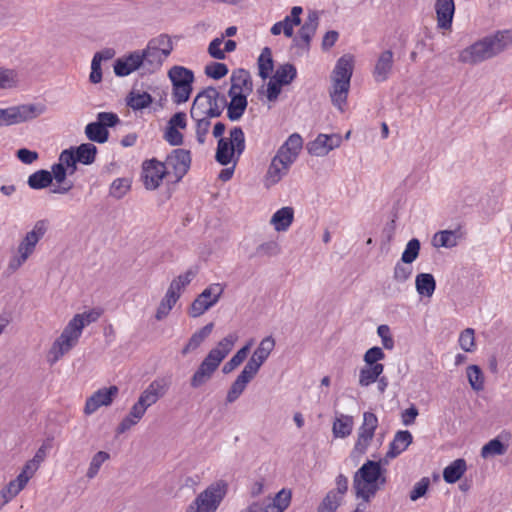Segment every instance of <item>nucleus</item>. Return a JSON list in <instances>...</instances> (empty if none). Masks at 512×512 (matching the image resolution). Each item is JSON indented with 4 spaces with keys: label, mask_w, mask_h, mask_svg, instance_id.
<instances>
[{
    "label": "nucleus",
    "mask_w": 512,
    "mask_h": 512,
    "mask_svg": "<svg viewBox=\"0 0 512 512\" xmlns=\"http://www.w3.org/2000/svg\"><path fill=\"white\" fill-rule=\"evenodd\" d=\"M416 291L420 296L432 297L436 289V281L430 273H419L415 279Z\"/></svg>",
    "instance_id": "32"
},
{
    "label": "nucleus",
    "mask_w": 512,
    "mask_h": 512,
    "mask_svg": "<svg viewBox=\"0 0 512 512\" xmlns=\"http://www.w3.org/2000/svg\"><path fill=\"white\" fill-rule=\"evenodd\" d=\"M117 386L104 387L94 392L85 403L84 412L87 415L93 414L102 406H109L114 397L118 394Z\"/></svg>",
    "instance_id": "20"
},
{
    "label": "nucleus",
    "mask_w": 512,
    "mask_h": 512,
    "mask_svg": "<svg viewBox=\"0 0 512 512\" xmlns=\"http://www.w3.org/2000/svg\"><path fill=\"white\" fill-rule=\"evenodd\" d=\"M343 498L335 490H330L317 508V512H335Z\"/></svg>",
    "instance_id": "47"
},
{
    "label": "nucleus",
    "mask_w": 512,
    "mask_h": 512,
    "mask_svg": "<svg viewBox=\"0 0 512 512\" xmlns=\"http://www.w3.org/2000/svg\"><path fill=\"white\" fill-rule=\"evenodd\" d=\"M506 452V446L497 438L490 440L481 449L483 458L503 455Z\"/></svg>",
    "instance_id": "52"
},
{
    "label": "nucleus",
    "mask_w": 512,
    "mask_h": 512,
    "mask_svg": "<svg viewBox=\"0 0 512 512\" xmlns=\"http://www.w3.org/2000/svg\"><path fill=\"white\" fill-rule=\"evenodd\" d=\"M191 118L195 122V135L197 142L200 145H203L206 141V136L209 132L212 118L197 115L191 116Z\"/></svg>",
    "instance_id": "46"
},
{
    "label": "nucleus",
    "mask_w": 512,
    "mask_h": 512,
    "mask_svg": "<svg viewBox=\"0 0 512 512\" xmlns=\"http://www.w3.org/2000/svg\"><path fill=\"white\" fill-rule=\"evenodd\" d=\"M110 458L109 453L105 451L97 452L91 459L86 476L89 479H93L98 474L102 464Z\"/></svg>",
    "instance_id": "55"
},
{
    "label": "nucleus",
    "mask_w": 512,
    "mask_h": 512,
    "mask_svg": "<svg viewBox=\"0 0 512 512\" xmlns=\"http://www.w3.org/2000/svg\"><path fill=\"white\" fill-rule=\"evenodd\" d=\"M135 71H139L142 74L139 50L118 58L114 63V72L119 77L128 76Z\"/></svg>",
    "instance_id": "22"
},
{
    "label": "nucleus",
    "mask_w": 512,
    "mask_h": 512,
    "mask_svg": "<svg viewBox=\"0 0 512 512\" xmlns=\"http://www.w3.org/2000/svg\"><path fill=\"white\" fill-rule=\"evenodd\" d=\"M131 189V180L126 177L115 179L109 188V195L117 200L122 199Z\"/></svg>",
    "instance_id": "48"
},
{
    "label": "nucleus",
    "mask_w": 512,
    "mask_h": 512,
    "mask_svg": "<svg viewBox=\"0 0 512 512\" xmlns=\"http://www.w3.org/2000/svg\"><path fill=\"white\" fill-rule=\"evenodd\" d=\"M197 273L198 270L196 268L188 269L184 274H180L175 279H173L168 289L172 290L173 292L181 296L182 290L191 283V281L194 279Z\"/></svg>",
    "instance_id": "41"
},
{
    "label": "nucleus",
    "mask_w": 512,
    "mask_h": 512,
    "mask_svg": "<svg viewBox=\"0 0 512 512\" xmlns=\"http://www.w3.org/2000/svg\"><path fill=\"white\" fill-rule=\"evenodd\" d=\"M467 378L470 386L475 391H481L484 388V376L479 366L470 365L467 367Z\"/></svg>",
    "instance_id": "50"
},
{
    "label": "nucleus",
    "mask_w": 512,
    "mask_h": 512,
    "mask_svg": "<svg viewBox=\"0 0 512 512\" xmlns=\"http://www.w3.org/2000/svg\"><path fill=\"white\" fill-rule=\"evenodd\" d=\"M378 427V418L373 412L363 413V422L357 432V440L351 451V457L357 458L364 455L370 446L375 431Z\"/></svg>",
    "instance_id": "14"
},
{
    "label": "nucleus",
    "mask_w": 512,
    "mask_h": 512,
    "mask_svg": "<svg viewBox=\"0 0 512 512\" xmlns=\"http://www.w3.org/2000/svg\"><path fill=\"white\" fill-rule=\"evenodd\" d=\"M163 163L166 166L169 175L173 173L175 180L179 181L190 168V151L181 148L174 149Z\"/></svg>",
    "instance_id": "17"
},
{
    "label": "nucleus",
    "mask_w": 512,
    "mask_h": 512,
    "mask_svg": "<svg viewBox=\"0 0 512 512\" xmlns=\"http://www.w3.org/2000/svg\"><path fill=\"white\" fill-rule=\"evenodd\" d=\"M228 72L227 65L220 62H212L205 67V74L215 80L223 78Z\"/></svg>",
    "instance_id": "59"
},
{
    "label": "nucleus",
    "mask_w": 512,
    "mask_h": 512,
    "mask_svg": "<svg viewBox=\"0 0 512 512\" xmlns=\"http://www.w3.org/2000/svg\"><path fill=\"white\" fill-rule=\"evenodd\" d=\"M75 153L79 163L90 165L95 161L97 147L92 143H83L75 149Z\"/></svg>",
    "instance_id": "43"
},
{
    "label": "nucleus",
    "mask_w": 512,
    "mask_h": 512,
    "mask_svg": "<svg viewBox=\"0 0 512 512\" xmlns=\"http://www.w3.org/2000/svg\"><path fill=\"white\" fill-rule=\"evenodd\" d=\"M148 407H146L139 399L137 402L131 407L128 415H126L122 421L119 423L116 432L117 434L125 433L130 430L133 426L139 423V421L143 418L147 411Z\"/></svg>",
    "instance_id": "26"
},
{
    "label": "nucleus",
    "mask_w": 512,
    "mask_h": 512,
    "mask_svg": "<svg viewBox=\"0 0 512 512\" xmlns=\"http://www.w3.org/2000/svg\"><path fill=\"white\" fill-rule=\"evenodd\" d=\"M413 441V436L408 430L397 431L389 444L386 458L393 459L404 452Z\"/></svg>",
    "instance_id": "27"
},
{
    "label": "nucleus",
    "mask_w": 512,
    "mask_h": 512,
    "mask_svg": "<svg viewBox=\"0 0 512 512\" xmlns=\"http://www.w3.org/2000/svg\"><path fill=\"white\" fill-rule=\"evenodd\" d=\"M435 11L438 27L442 29H449L452 25L455 12L454 0H436Z\"/></svg>",
    "instance_id": "25"
},
{
    "label": "nucleus",
    "mask_w": 512,
    "mask_h": 512,
    "mask_svg": "<svg viewBox=\"0 0 512 512\" xmlns=\"http://www.w3.org/2000/svg\"><path fill=\"white\" fill-rule=\"evenodd\" d=\"M292 493L289 489H281L272 499V502L283 512L291 503Z\"/></svg>",
    "instance_id": "62"
},
{
    "label": "nucleus",
    "mask_w": 512,
    "mask_h": 512,
    "mask_svg": "<svg viewBox=\"0 0 512 512\" xmlns=\"http://www.w3.org/2000/svg\"><path fill=\"white\" fill-rule=\"evenodd\" d=\"M248 384V382L237 376L227 391L226 403H234L243 394Z\"/></svg>",
    "instance_id": "54"
},
{
    "label": "nucleus",
    "mask_w": 512,
    "mask_h": 512,
    "mask_svg": "<svg viewBox=\"0 0 512 512\" xmlns=\"http://www.w3.org/2000/svg\"><path fill=\"white\" fill-rule=\"evenodd\" d=\"M458 244L456 232L451 230H443L437 232L433 237V245L435 247L452 248Z\"/></svg>",
    "instance_id": "44"
},
{
    "label": "nucleus",
    "mask_w": 512,
    "mask_h": 512,
    "mask_svg": "<svg viewBox=\"0 0 512 512\" xmlns=\"http://www.w3.org/2000/svg\"><path fill=\"white\" fill-rule=\"evenodd\" d=\"M420 241L417 238H412L406 244V247L401 255V262L404 264L413 263L419 256Z\"/></svg>",
    "instance_id": "51"
},
{
    "label": "nucleus",
    "mask_w": 512,
    "mask_h": 512,
    "mask_svg": "<svg viewBox=\"0 0 512 512\" xmlns=\"http://www.w3.org/2000/svg\"><path fill=\"white\" fill-rule=\"evenodd\" d=\"M18 73L14 69L0 67V88L11 89L18 85Z\"/></svg>",
    "instance_id": "53"
},
{
    "label": "nucleus",
    "mask_w": 512,
    "mask_h": 512,
    "mask_svg": "<svg viewBox=\"0 0 512 512\" xmlns=\"http://www.w3.org/2000/svg\"><path fill=\"white\" fill-rule=\"evenodd\" d=\"M247 355H248V348H241L239 349L234 355L233 357L227 361L223 368H222V372L224 374H229L231 373L233 370H235L240 364L243 363V361L247 358Z\"/></svg>",
    "instance_id": "57"
},
{
    "label": "nucleus",
    "mask_w": 512,
    "mask_h": 512,
    "mask_svg": "<svg viewBox=\"0 0 512 512\" xmlns=\"http://www.w3.org/2000/svg\"><path fill=\"white\" fill-rule=\"evenodd\" d=\"M274 347L275 340L273 339L272 336H267L261 340L260 344L255 349L250 358L254 360L256 363H258L260 366H262L270 356Z\"/></svg>",
    "instance_id": "34"
},
{
    "label": "nucleus",
    "mask_w": 512,
    "mask_h": 512,
    "mask_svg": "<svg viewBox=\"0 0 512 512\" xmlns=\"http://www.w3.org/2000/svg\"><path fill=\"white\" fill-rule=\"evenodd\" d=\"M30 188L35 190L44 189L51 185L52 174L47 170H38L28 177L27 181Z\"/></svg>",
    "instance_id": "39"
},
{
    "label": "nucleus",
    "mask_w": 512,
    "mask_h": 512,
    "mask_svg": "<svg viewBox=\"0 0 512 512\" xmlns=\"http://www.w3.org/2000/svg\"><path fill=\"white\" fill-rule=\"evenodd\" d=\"M230 102L227 103V116L231 121L239 120L247 107V96L245 95H229Z\"/></svg>",
    "instance_id": "31"
},
{
    "label": "nucleus",
    "mask_w": 512,
    "mask_h": 512,
    "mask_svg": "<svg viewBox=\"0 0 512 512\" xmlns=\"http://www.w3.org/2000/svg\"><path fill=\"white\" fill-rule=\"evenodd\" d=\"M294 219V210L292 207H282L277 210L272 218L271 224L274 225V228L278 232L286 231L292 224Z\"/></svg>",
    "instance_id": "30"
},
{
    "label": "nucleus",
    "mask_w": 512,
    "mask_h": 512,
    "mask_svg": "<svg viewBox=\"0 0 512 512\" xmlns=\"http://www.w3.org/2000/svg\"><path fill=\"white\" fill-rule=\"evenodd\" d=\"M168 77L172 82V101L177 105L187 102L193 90V72L183 66H173Z\"/></svg>",
    "instance_id": "12"
},
{
    "label": "nucleus",
    "mask_w": 512,
    "mask_h": 512,
    "mask_svg": "<svg viewBox=\"0 0 512 512\" xmlns=\"http://www.w3.org/2000/svg\"><path fill=\"white\" fill-rule=\"evenodd\" d=\"M459 345L465 352H473L475 350V331L472 328L464 329L458 339Z\"/></svg>",
    "instance_id": "56"
},
{
    "label": "nucleus",
    "mask_w": 512,
    "mask_h": 512,
    "mask_svg": "<svg viewBox=\"0 0 512 512\" xmlns=\"http://www.w3.org/2000/svg\"><path fill=\"white\" fill-rule=\"evenodd\" d=\"M319 26V13L317 11H309L304 24L298 31V34L292 39V49L296 50L298 56L308 53L310 43Z\"/></svg>",
    "instance_id": "16"
},
{
    "label": "nucleus",
    "mask_w": 512,
    "mask_h": 512,
    "mask_svg": "<svg viewBox=\"0 0 512 512\" xmlns=\"http://www.w3.org/2000/svg\"><path fill=\"white\" fill-rule=\"evenodd\" d=\"M169 389V381L165 378L153 380L140 394L139 400L146 406L151 407L161 399Z\"/></svg>",
    "instance_id": "21"
},
{
    "label": "nucleus",
    "mask_w": 512,
    "mask_h": 512,
    "mask_svg": "<svg viewBox=\"0 0 512 512\" xmlns=\"http://www.w3.org/2000/svg\"><path fill=\"white\" fill-rule=\"evenodd\" d=\"M100 316H101L100 311H98L96 309H92V310L85 311L80 314H76L70 320V322L72 324H74V326L77 327L82 332L83 329L85 328V326H87L93 322H96Z\"/></svg>",
    "instance_id": "45"
},
{
    "label": "nucleus",
    "mask_w": 512,
    "mask_h": 512,
    "mask_svg": "<svg viewBox=\"0 0 512 512\" xmlns=\"http://www.w3.org/2000/svg\"><path fill=\"white\" fill-rule=\"evenodd\" d=\"M231 87L228 95L248 96L253 89L252 81L248 71L244 69L234 70L230 76Z\"/></svg>",
    "instance_id": "23"
},
{
    "label": "nucleus",
    "mask_w": 512,
    "mask_h": 512,
    "mask_svg": "<svg viewBox=\"0 0 512 512\" xmlns=\"http://www.w3.org/2000/svg\"><path fill=\"white\" fill-rule=\"evenodd\" d=\"M393 52L391 50L383 51L377 58L374 69L373 77L376 82L386 81L393 69Z\"/></svg>",
    "instance_id": "24"
},
{
    "label": "nucleus",
    "mask_w": 512,
    "mask_h": 512,
    "mask_svg": "<svg viewBox=\"0 0 512 512\" xmlns=\"http://www.w3.org/2000/svg\"><path fill=\"white\" fill-rule=\"evenodd\" d=\"M166 175L169 176V173L163 162L151 159L143 163L142 178L146 189H157Z\"/></svg>",
    "instance_id": "18"
},
{
    "label": "nucleus",
    "mask_w": 512,
    "mask_h": 512,
    "mask_svg": "<svg viewBox=\"0 0 512 512\" xmlns=\"http://www.w3.org/2000/svg\"><path fill=\"white\" fill-rule=\"evenodd\" d=\"M383 472L380 462L367 460L354 475L353 487L356 497L369 502L379 490L380 485L386 482Z\"/></svg>",
    "instance_id": "5"
},
{
    "label": "nucleus",
    "mask_w": 512,
    "mask_h": 512,
    "mask_svg": "<svg viewBox=\"0 0 512 512\" xmlns=\"http://www.w3.org/2000/svg\"><path fill=\"white\" fill-rule=\"evenodd\" d=\"M77 162L78 159H76V153L73 149H65L59 156V163L69 170V174H73L76 171Z\"/></svg>",
    "instance_id": "58"
},
{
    "label": "nucleus",
    "mask_w": 512,
    "mask_h": 512,
    "mask_svg": "<svg viewBox=\"0 0 512 512\" xmlns=\"http://www.w3.org/2000/svg\"><path fill=\"white\" fill-rule=\"evenodd\" d=\"M214 328V323L210 322L203 326L200 330L196 331L192 334L187 344L183 347L181 353L182 355H187L188 353L196 350L205 339L212 333Z\"/></svg>",
    "instance_id": "29"
},
{
    "label": "nucleus",
    "mask_w": 512,
    "mask_h": 512,
    "mask_svg": "<svg viewBox=\"0 0 512 512\" xmlns=\"http://www.w3.org/2000/svg\"><path fill=\"white\" fill-rule=\"evenodd\" d=\"M46 231L47 222L45 220H39L34 224L33 228L19 242L16 255L10 258L9 270L15 272L33 255L37 244L44 237Z\"/></svg>",
    "instance_id": "8"
},
{
    "label": "nucleus",
    "mask_w": 512,
    "mask_h": 512,
    "mask_svg": "<svg viewBox=\"0 0 512 512\" xmlns=\"http://www.w3.org/2000/svg\"><path fill=\"white\" fill-rule=\"evenodd\" d=\"M303 13V9L300 6H294L291 9L289 15L285 16L282 20V24L284 26V35L288 38H292L294 35V27L301 24V14Z\"/></svg>",
    "instance_id": "38"
},
{
    "label": "nucleus",
    "mask_w": 512,
    "mask_h": 512,
    "mask_svg": "<svg viewBox=\"0 0 512 512\" xmlns=\"http://www.w3.org/2000/svg\"><path fill=\"white\" fill-rule=\"evenodd\" d=\"M225 290V284L212 283L207 286L192 302L189 315L197 318L212 308L220 300Z\"/></svg>",
    "instance_id": "15"
},
{
    "label": "nucleus",
    "mask_w": 512,
    "mask_h": 512,
    "mask_svg": "<svg viewBox=\"0 0 512 512\" xmlns=\"http://www.w3.org/2000/svg\"><path fill=\"white\" fill-rule=\"evenodd\" d=\"M81 335L82 332L69 321L60 336L53 342L47 354V361L51 365L58 362L66 353L77 345Z\"/></svg>",
    "instance_id": "13"
},
{
    "label": "nucleus",
    "mask_w": 512,
    "mask_h": 512,
    "mask_svg": "<svg viewBox=\"0 0 512 512\" xmlns=\"http://www.w3.org/2000/svg\"><path fill=\"white\" fill-rule=\"evenodd\" d=\"M354 420L350 415L340 414L333 422L332 432L335 438H346L353 430Z\"/></svg>",
    "instance_id": "33"
},
{
    "label": "nucleus",
    "mask_w": 512,
    "mask_h": 512,
    "mask_svg": "<svg viewBox=\"0 0 512 512\" xmlns=\"http://www.w3.org/2000/svg\"><path fill=\"white\" fill-rule=\"evenodd\" d=\"M303 147V139L300 134H291L279 147L268 167L265 181L267 186L277 184L289 171L296 161Z\"/></svg>",
    "instance_id": "2"
},
{
    "label": "nucleus",
    "mask_w": 512,
    "mask_h": 512,
    "mask_svg": "<svg viewBox=\"0 0 512 512\" xmlns=\"http://www.w3.org/2000/svg\"><path fill=\"white\" fill-rule=\"evenodd\" d=\"M237 339L238 336L235 333H230L219 341L215 348L209 351L191 377L190 385L192 388H199L212 378L221 362L232 350Z\"/></svg>",
    "instance_id": "3"
},
{
    "label": "nucleus",
    "mask_w": 512,
    "mask_h": 512,
    "mask_svg": "<svg viewBox=\"0 0 512 512\" xmlns=\"http://www.w3.org/2000/svg\"><path fill=\"white\" fill-rule=\"evenodd\" d=\"M466 470L467 464L465 459L458 458L444 468L443 479L449 484L456 483L465 474Z\"/></svg>",
    "instance_id": "28"
},
{
    "label": "nucleus",
    "mask_w": 512,
    "mask_h": 512,
    "mask_svg": "<svg viewBox=\"0 0 512 512\" xmlns=\"http://www.w3.org/2000/svg\"><path fill=\"white\" fill-rule=\"evenodd\" d=\"M383 364H376L373 366L366 365L359 372V385L361 387H368L376 382L379 376L383 373Z\"/></svg>",
    "instance_id": "35"
},
{
    "label": "nucleus",
    "mask_w": 512,
    "mask_h": 512,
    "mask_svg": "<svg viewBox=\"0 0 512 512\" xmlns=\"http://www.w3.org/2000/svg\"><path fill=\"white\" fill-rule=\"evenodd\" d=\"M179 298V294L167 289L165 296L162 298L156 310L155 318L158 321L163 320L170 313Z\"/></svg>",
    "instance_id": "36"
},
{
    "label": "nucleus",
    "mask_w": 512,
    "mask_h": 512,
    "mask_svg": "<svg viewBox=\"0 0 512 512\" xmlns=\"http://www.w3.org/2000/svg\"><path fill=\"white\" fill-rule=\"evenodd\" d=\"M385 358V354L380 347H372L368 349L364 354V362L368 366H373L379 364L378 361L383 360Z\"/></svg>",
    "instance_id": "63"
},
{
    "label": "nucleus",
    "mask_w": 512,
    "mask_h": 512,
    "mask_svg": "<svg viewBox=\"0 0 512 512\" xmlns=\"http://www.w3.org/2000/svg\"><path fill=\"white\" fill-rule=\"evenodd\" d=\"M430 485V480L427 477H423L421 480H419L413 487V489L410 492V499L412 501H416L419 498L423 497Z\"/></svg>",
    "instance_id": "64"
},
{
    "label": "nucleus",
    "mask_w": 512,
    "mask_h": 512,
    "mask_svg": "<svg viewBox=\"0 0 512 512\" xmlns=\"http://www.w3.org/2000/svg\"><path fill=\"white\" fill-rule=\"evenodd\" d=\"M260 368L261 366L250 358L238 377L250 383L255 378Z\"/></svg>",
    "instance_id": "61"
},
{
    "label": "nucleus",
    "mask_w": 512,
    "mask_h": 512,
    "mask_svg": "<svg viewBox=\"0 0 512 512\" xmlns=\"http://www.w3.org/2000/svg\"><path fill=\"white\" fill-rule=\"evenodd\" d=\"M85 135L90 141L102 144L108 140L109 131L98 123V121H94L86 125Z\"/></svg>",
    "instance_id": "37"
},
{
    "label": "nucleus",
    "mask_w": 512,
    "mask_h": 512,
    "mask_svg": "<svg viewBox=\"0 0 512 512\" xmlns=\"http://www.w3.org/2000/svg\"><path fill=\"white\" fill-rule=\"evenodd\" d=\"M172 49L171 39L167 35H160L151 39L143 50H139L142 75L152 74L160 70Z\"/></svg>",
    "instance_id": "6"
},
{
    "label": "nucleus",
    "mask_w": 512,
    "mask_h": 512,
    "mask_svg": "<svg viewBox=\"0 0 512 512\" xmlns=\"http://www.w3.org/2000/svg\"><path fill=\"white\" fill-rule=\"evenodd\" d=\"M227 106L226 97L212 86L200 91L193 100L190 116L218 118Z\"/></svg>",
    "instance_id": "7"
},
{
    "label": "nucleus",
    "mask_w": 512,
    "mask_h": 512,
    "mask_svg": "<svg viewBox=\"0 0 512 512\" xmlns=\"http://www.w3.org/2000/svg\"><path fill=\"white\" fill-rule=\"evenodd\" d=\"M273 68L272 51L269 47H265L262 49L261 54L258 57L259 76L262 79L268 78L273 71Z\"/></svg>",
    "instance_id": "40"
},
{
    "label": "nucleus",
    "mask_w": 512,
    "mask_h": 512,
    "mask_svg": "<svg viewBox=\"0 0 512 512\" xmlns=\"http://www.w3.org/2000/svg\"><path fill=\"white\" fill-rule=\"evenodd\" d=\"M153 101L152 96L147 92H130L127 97V105L133 110H142L151 105Z\"/></svg>",
    "instance_id": "42"
},
{
    "label": "nucleus",
    "mask_w": 512,
    "mask_h": 512,
    "mask_svg": "<svg viewBox=\"0 0 512 512\" xmlns=\"http://www.w3.org/2000/svg\"><path fill=\"white\" fill-rule=\"evenodd\" d=\"M228 492V484L218 480L197 495L185 512H216Z\"/></svg>",
    "instance_id": "9"
},
{
    "label": "nucleus",
    "mask_w": 512,
    "mask_h": 512,
    "mask_svg": "<svg viewBox=\"0 0 512 512\" xmlns=\"http://www.w3.org/2000/svg\"><path fill=\"white\" fill-rule=\"evenodd\" d=\"M353 69V57L351 55H343L337 60L331 73L332 84L329 89V95L332 104L341 112L344 111L347 104Z\"/></svg>",
    "instance_id": "4"
},
{
    "label": "nucleus",
    "mask_w": 512,
    "mask_h": 512,
    "mask_svg": "<svg viewBox=\"0 0 512 512\" xmlns=\"http://www.w3.org/2000/svg\"><path fill=\"white\" fill-rule=\"evenodd\" d=\"M342 143L339 134H319L313 141L307 144V151L310 155L323 157L330 151L338 148Z\"/></svg>",
    "instance_id": "19"
},
{
    "label": "nucleus",
    "mask_w": 512,
    "mask_h": 512,
    "mask_svg": "<svg viewBox=\"0 0 512 512\" xmlns=\"http://www.w3.org/2000/svg\"><path fill=\"white\" fill-rule=\"evenodd\" d=\"M47 112L42 102L24 103L5 109L0 108V126H12L32 121Z\"/></svg>",
    "instance_id": "11"
},
{
    "label": "nucleus",
    "mask_w": 512,
    "mask_h": 512,
    "mask_svg": "<svg viewBox=\"0 0 512 512\" xmlns=\"http://www.w3.org/2000/svg\"><path fill=\"white\" fill-rule=\"evenodd\" d=\"M245 147V135L242 128L234 127L230 130L229 138L218 140L215 159L221 165H228L231 162L236 165Z\"/></svg>",
    "instance_id": "10"
},
{
    "label": "nucleus",
    "mask_w": 512,
    "mask_h": 512,
    "mask_svg": "<svg viewBox=\"0 0 512 512\" xmlns=\"http://www.w3.org/2000/svg\"><path fill=\"white\" fill-rule=\"evenodd\" d=\"M512 45V31H499L473 43L459 54V61L475 65L493 58Z\"/></svg>",
    "instance_id": "1"
},
{
    "label": "nucleus",
    "mask_w": 512,
    "mask_h": 512,
    "mask_svg": "<svg viewBox=\"0 0 512 512\" xmlns=\"http://www.w3.org/2000/svg\"><path fill=\"white\" fill-rule=\"evenodd\" d=\"M163 138L172 146H180L184 141V136L180 130L169 125L166 126Z\"/></svg>",
    "instance_id": "60"
},
{
    "label": "nucleus",
    "mask_w": 512,
    "mask_h": 512,
    "mask_svg": "<svg viewBox=\"0 0 512 512\" xmlns=\"http://www.w3.org/2000/svg\"><path fill=\"white\" fill-rule=\"evenodd\" d=\"M297 75V70L292 64H284L278 67L273 79L281 85L290 84Z\"/></svg>",
    "instance_id": "49"
}]
</instances>
